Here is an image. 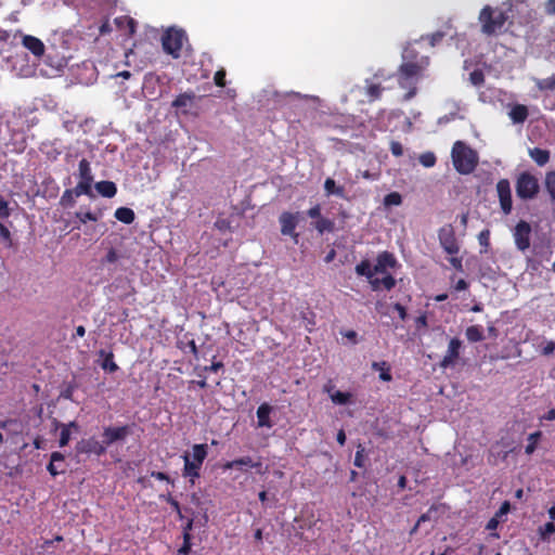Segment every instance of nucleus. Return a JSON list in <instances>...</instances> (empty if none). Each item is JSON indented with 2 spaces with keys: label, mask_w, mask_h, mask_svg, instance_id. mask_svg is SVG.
Wrapping results in <instances>:
<instances>
[{
  "label": "nucleus",
  "mask_w": 555,
  "mask_h": 555,
  "mask_svg": "<svg viewBox=\"0 0 555 555\" xmlns=\"http://www.w3.org/2000/svg\"><path fill=\"white\" fill-rule=\"evenodd\" d=\"M455 170L461 175L472 173L479 162L478 153L463 141H456L451 151Z\"/></svg>",
  "instance_id": "1"
},
{
  "label": "nucleus",
  "mask_w": 555,
  "mask_h": 555,
  "mask_svg": "<svg viewBox=\"0 0 555 555\" xmlns=\"http://www.w3.org/2000/svg\"><path fill=\"white\" fill-rule=\"evenodd\" d=\"M425 65L417 62L409 61L402 62L400 65L397 77L398 83L402 89H406L403 100L410 101L417 92L416 85L422 76Z\"/></svg>",
  "instance_id": "2"
},
{
  "label": "nucleus",
  "mask_w": 555,
  "mask_h": 555,
  "mask_svg": "<svg viewBox=\"0 0 555 555\" xmlns=\"http://www.w3.org/2000/svg\"><path fill=\"white\" fill-rule=\"evenodd\" d=\"M507 21V15L500 9H492L486 5L479 14L481 31L488 36L501 30Z\"/></svg>",
  "instance_id": "3"
},
{
  "label": "nucleus",
  "mask_w": 555,
  "mask_h": 555,
  "mask_svg": "<svg viewBox=\"0 0 555 555\" xmlns=\"http://www.w3.org/2000/svg\"><path fill=\"white\" fill-rule=\"evenodd\" d=\"M46 49L48 50L46 61L48 64L57 69L66 65L67 56L65 55V52L69 50V47L63 34H54L49 40V44Z\"/></svg>",
  "instance_id": "4"
},
{
  "label": "nucleus",
  "mask_w": 555,
  "mask_h": 555,
  "mask_svg": "<svg viewBox=\"0 0 555 555\" xmlns=\"http://www.w3.org/2000/svg\"><path fill=\"white\" fill-rule=\"evenodd\" d=\"M206 456L207 444H194L192 448V459L189 454L183 455V475L192 478H198L202 464L205 461Z\"/></svg>",
  "instance_id": "5"
},
{
  "label": "nucleus",
  "mask_w": 555,
  "mask_h": 555,
  "mask_svg": "<svg viewBox=\"0 0 555 555\" xmlns=\"http://www.w3.org/2000/svg\"><path fill=\"white\" fill-rule=\"evenodd\" d=\"M540 185L538 179L529 172L519 175L516 181V194L519 198L532 199L539 193Z\"/></svg>",
  "instance_id": "6"
},
{
  "label": "nucleus",
  "mask_w": 555,
  "mask_h": 555,
  "mask_svg": "<svg viewBox=\"0 0 555 555\" xmlns=\"http://www.w3.org/2000/svg\"><path fill=\"white\" fill-rule=\"evenodd\" d=\"M185 39L183 30L170 28L162 38L163 49L166 53L172 55L175 59L180 56V51Z\"/></svg>",
  "instance_id": "7"
},
{
  "label": "nucleus",
  "mask_w": 555,
  "mask_h": 555,
  "mask_svg": "<svg viewBox=\"0 0 555 555\" xmlns=\"http://www.w3.org/2000/svg\"><path fill=\"white\" fill-rule=\"evenodd\" d=\"M438 238L441 247L447 254L456 255L460 251V246L455 237V231L451 224H446L439 229Z\"/></svg>",
  "instance_id": "8"
},
{
  "label": "nucleus",
  "mask_w": 555,
  "mask_h": 555,
  "mask_svg": "<svg viewBox=\"0 0 555 555\" xmlns=\"http://www.w3.org/2000/svg\"><path fill=\"white\" fill-rule=\"evenodd\" d=\"M77 176L79 179V182L77 183V185H81L83 188L87 196H89L91 198L94 197V194L92 192V184H93L94 178H93L91 165H90L89 160H87L86 158H82L79 162Z\"/></svg>",
  "instance_id": "9"
},
{
  "label": "nucleus",
  "mask_w": 555,
  "mask_h": 555,
  "mask_svg": "<svg viewBox=\"0 0 555 555\" xmlns=\"http://www.w3.org/2000/svg\"><path fill=\"white\" fill-rule=\"evenodd\" d=\"M531 231V225L525 220H520L516 224L513 237L518 250L526 251L530 247Z\"/></svg>",
  "instance_id": "10"
},
{
  "label": "nucleus",
  "mask_w": 555,
  "mask_h": 555,
  "mask_svg": "<svg viewBox=\"0 0 555 555\" xmlns=\"http://www.w3.org/2000/svg\"><path fill=\"white\" fill-rule=\"evenodd\" d=\"M496 192L500 206L505 215H509L513 208L511 184L507 179H501L496 183Z\"/></svg>",
  "instance_id": "11"
},
{
  "label": "nucleus",
  "mask_w": 555,
  "mask_h": 555,
  "mask_svg": "<svg viewBox=\"0 0 555 555\" xmlns=\"http://www.w3.org/2000/svg\"><path fill=\"white\" fill-rule=\"evenodd\" d=\"M76 451L85 454L102 455L106 452V447L103 442L98 441L95 438L82 439L76 444Z\"/></svg>",
  "instance_id": "12"
},
{
  "label": "nucleus",
  "mask_w": 555,
  "mask_h": 555,
  "mask_svg": "<svg viewBox=\"0 0 555 555\" xmlns=\"http://www.w3.org/2000/svg\"><path fill=\"white\" fill-rule=\"evenodd\" d=\"M281 224V233L283 235H289L297 242L298 234L295 233V229L298 223V214L283 212L279 218Z\"/></svg>",
  "instance_id": "13"
},
{
  "label": "nucleus",
  "mask_w": 555,
  "mask_h": 555,
  "mask_svg": "<svg viewBox=\"0 0 555 555\" xmlns=\"http://www.w3.org/2000/svg\"><path fill=\"white\" fill-rule=\"evenodd\" d=\"M131 433L129 426H121V427H106L103 431V443L107 448L112 443L116 441H120L126 439L127 436H129Z\"/></svg>",
  "instance_id": "14"
},
{
  "label": "nucleus",
  "mask_w": 555,
  "mask_h": 555,
  "mask_svg": "<svg viewBox=\"0 0 555 555\" xmlns=\"http://www.w3.org/2000/svg\"><path fill=\"white\" fill-rule=\"evenodd\" d=\"M461 348L462 341L459 338H452L449 343L447 353L440 362V367L448 369L454 366L460 357Z\"/></svg>",
  "instance_id": "15"
},
{
  "label": "nucleus",
  "mask_w": 555,
  "mask_h": 555,
  "mask_svg": "<svg viewBox=\"0 0 555 555\" xmlns=\"http://www.w3.org/2000/svg\"><path fill=\"white\" fill-rule=\"evenodd\" d=\"M22 43L36 57H42L46 55V46L39 38L30 35H22Z\"/></svg>",
  "instance_id": "16"
},
{
  "label": "nucleus",
  "mask_w": 555,
  "mask_h": 555,
  "mask_svg": "<svg viewBox=\"0 0 555 555\" xmlns=\"http://www.w3.org/2000/svg\"><path fill=\"white\" fill-rule=\"evenodd\" d=\"M243 467L256 468L258 473H262V463L260 461H254L250 456H243L233 461L227 462L223 466L224 469H243Z\"/></svg>",
  "instance_id": "17"
},
{
  "label": "nucleus",
  "mask_w": 555,
  "mask_h": 555,
  "mask_svg": "<svg viewBox=\"0 0 555 555\" xmlns=\"http://www.w3.org/2000/svg\"><path fill=\"white\" fill-rule=\"evenodd\" d=\"M81 195H86L81 185H76L74 189H67L63 192L60 198V204L65 208H72L76 203L75 198Z\"/></svg>",
  "instance_id": "18"
},
{
  "label": "nucleus",
  "mask_w": 555,
  "mask_h": 555,
  "mask_svg": "<svg viewBox=\"0 0 555 555\" xmlns=\"http://www.w3.org/2000/svg\"><path fill=\"white\" fill-rule=\"evenodd\" d=\"M194 99L195 94L193 92L181 93L175 99L172 106L182 113H188L189 108L193 105Z\"/></svg>",
  "instance_id": "19"
},
{
  "label": "nucleus",
  "mask_w": 555,
  "mask_h": 555,
  "mask_svg": "<svg viewBox=\"0 0 555 555\" xmlns=\"http://www.w3.org/2000/svg\"><path fill=\"white\" fill-rule=\"evenodd\" d=\"M528 115V108L524 104H514L508 112V117L514 124H524Z\"/></svg>",
  "instance_id": "20"
},
{
  "label": "nucleus",
  "mask_w": 555,
  "mask_h": 555,
  "mask_svg": "<svg viewBox=\"0 0 555 555\" xmlns=\"http://www.w3.org/2000/svg\"><path fill=\"white\" fill-rule=\"evenodd\" d=\"M271 411H272V408L267 403H262L257 409V420H258L259 427H268V428L272 427V423L270 420Z\"/></svg>",
  "instance_id": "21"
},
{
  "label": "nucleus",
  "mask_w": 555,
  "mask_h": 555,
  "mask_svg": "<svg viewBox=\"0 0 555 555\" xmlns=\"http://www.w3.org/2000/svg\"><path fill=\"white\" fill-rule=\"evenodd\" d=\"M94 188L99 194L103 197L112 198L117 193L116 184L112 181H100L94 184Z\"/></svg>",
  "instance_id": "22"
},
{
  "label": "nucleus",
  "mask_w": 555,
  "mask_h": 555,
  "mask_svg": "<svg viewBox=\"0 0 555 555\" xmlns=\"http://www.w3.org/2000/svg\"><path fill=\"white\" fill-rule=\"evenodd\" d=\"M529 156L538 166H544L550 160V151L540 147L529 150Z\"/></svg>",
  "instance_id": "23"
},
{
  "label": "nucleus",
  "mask_w": 555,
  "mask_h": 555,
  "mask_svg": "<svg viewBox=\"0 0 555 555\" xmlns=\"http://www.w3.org/2000/svg\"><path fill=\"white\" fill-rule=\"evenodd\" d=\"M324 191L326 196L335 195L339 198H345V189L341 185H336V182L332 178H327L324 182Z\"/></svg>",
  "instance_id": "24"
},
{
  "label": "nucleus",
  "mask_w": 555,
  "mask_h": 555,
  "mask_svg": "<svg viewBox=\"0 0 555 555\" xmlns=\"http://www.w3.org/2000/svg\"><path fill=\"white\" fill-rule=\"evenodd\" d=\"M533 82L541 92L555 91V74L546 78H533Z\"/></svg>",
  "instance_id": "25"
},
{
  "label": "nucleus",
  "mask_w": 555,
  "mask_h": 555,
  "mask_svg": "<svg viewBox=\"0 0 555 555\" xmlns=\"http://www.w3.org/2000/svg\"><path fill=\"white\" fill-rule=\"evenodd\" d=\"M115 218L125 223L130 224L134 221L135 215L134 211L131 208L128 207H119L116 209L114 214Z\"/></svg>",
  "instance_id": "26"
},
{
  "label": "nucleus",
  "mask_w": 555,
  "mask_h": 555,
  "mask_svg": "<svg viewBox=\"0 0 555 555\" xmlns=\"http://www.w3.org/2000/svg\"><path fill=\"white\" fill-rule=\"evenodd\" d=\"M57 426L61 427V434H60V447H65L68 444L70 440V428H78V425L76 422H70L68 424H59Z\"/></svg>",
  "instance_id": "27"
},
{
  "label": "nucleus",
  "mask_w": 555,
  "mask_h": 555,
  "mask_svg": "<svg viewBox=\"0 0 555 555\" xmlns=\"http://www.w3.org/2000/svg\"><path fill=\"white\" fill-rule=\"evenodd\" d=\"M465 335H466L467 340L470 343H478L485 338L483 331L480 325L468 326L465 331Z\"/></svg>",
  "instance_id": "28"
},
{
  "label": "nucleus",
  "mask_w": 555,
  "mask_h": 555,
  "mask_svg": "<svg viewBox=\"0 0 555 555\" xmlns=\"http://www.w3.org/2000/svg\"><path fill=\"white\" fill-rule=\"evenodd\" d=\"M439 509L440 507L437 505H433L429 507V509L422 514L417 520V526H421L422 524L426 521H433L436 522L439 517Z\"/></svg>",
  "instance_id": "29"
},
{
  "label": "nucleus",
  "mask_w": 555,
  "mask_h": 555,
  "mask_svg": "<svg viewBox=\"0 0 555 555\" xmlns=\"http://www.w3.org/2000/svg\"><path fill=\"white\" fill-rule=\"evenodd\" d=\"M76 218L81 222L86 223L87 221H98L103 217V211L101 209L96 211H77L75 214Z\"/></svg>",
  "instance_id": "30"
},
{
  "label": "nucleus",
  "mask_w": 555,
  "mask_h": 555,
  "mask_svg": "<svg viewBox=\"0 0 555 555\" xmlns=\"http://www.w3.org/2000/svg\"><path fill=\"white\" fill-rule=\"evenodd\" d=\"M372 369L374 371H378L379 373V378L384 382H389L391 380V374L389 372V366L388 364L385 362V361H382V362H373L372 363Z\"/></svg>",
  "instance_id": "31"
},
{
  "label": "nucleus",
  "mask_w": 555,
  "mask_h": 555,
  "mask_svg": "<svg viewBox=\"0 0 555 555\" xmlns=\"http://www.w3.org/2000/svg\"><path fill=\"white\" fill-rule=\"evenodd\" d=\"M64 462V455L60 452H53L51 454V461L47 467L48 472L52 475V476H56L61 473H64V468H61V469H56L54 468V463H63Z\"/></svg>",
  "instance_id": "32"
},
{
  "label": "nucleus",
  "mask_w": 555,
  "mask_h": 555,
  "mask_svg": "<svg viewBox=\"0 0 555 555\" xmlns=\"http://www.w3.org/2000/svg\"><path fill=\"white\" fill-rule=\"evenodd\" d=\"M315 229L320 234H323L325 232H333L334 231V221L327 219V218H319L317 222L314 223Z\"/></svg>",
  "instance_id": "33"
},
{
  "label": "nucleus",
  "mask_w": 555,
  "mask_h": 555,
  "mask_svg": "<svg viewBox=\"0 0 555 555\" xmlns=\"http://www.w3.org/2000/svg\"><path fill=\"white\" fill-rule=\"evenodd\" d=\"M356 272L358 275L365 276L366 279L373 278V270L370 261L363 260L356 266Z\"/></svg>",
  "instance_id": "34"
},
{
  "label": "nucleus",
  "mask_w": 555,
  "mask_h": 555,
  "mask_svg": "<svg viewBox=\"0 0 555 555\" xmlns=\"http://www.w3.org/2000/svg\"><path fill=\"white\" fill-rule=\"evenodd\" d=\"M366 82V94L370 96V99L377 100L382 95L383 88L380 85L370 83L369 80Z\"/></svg>",
  "instance_id": "35"
},
{
  "label": "nucleus",
  "mask_w": 555,
  "mask_h": 555,
  "mask_svg": "<svg viewBox=\"0 0 555 555\" xmlns=\"http://www.w3.org/2000/svg\"><path fill=\"white\" fill-rule=\"evenodd\" d=\"M11 34L0 28V54L10 51Z\"/></svg>",
  "instance_id": "36"
},
{
  "label": "nucleus",
  "mask_w": 555,
  "mask_h": 555,
  "mask_svg": "<svg viewBox=\"0 0 555 555\" xmlns=\"http://www.w3.org/2000/svg\"><path fill=\"white\" fill-rule=\"evenodd\" d=\"M541 436L540 431L532 433L528 437V444L525 447L526 454H532L535 451L537 442Z\"/></svg>",
  "instance_id": "37"
},
{
  "label": "nucleus",
  "mask_w": 555,
  "mask_h": 555,
  "mask_svg": "<svg viewBox=\"0 0 555 555\" xmlns=\"http://www.w3.org/2000/svg\"><path fill=\"white\" fill-rule=\"evenodd\" d=\"M402 203V196L398 192H391L384 197V205L387 207L399 206Z\"/></svg>",
  "instance_id": "38"
},
{
  "label": "nucleus",
  "mask_w": 555,
  "mask_h": 555,
  "mask_svg": "<svg viewBox=\"0 0 555 555\" xmlns=\"http://www.w3.org/2000/svg\"><path fill=\"white\" fill-rule=\"evenodd\" d=\"M545 186L553 201H555V170L545 176Z\"/></svg>",
  "instance_id": "39"
},
{
  "label": "nucleus",
  "mask_w": 555,
  "mask_h": 555,
  "mask_svg": "<svg viewBox=\"0 0 555 555\" xmlns=\"http://www.w3.org/2000/svg\"><path fill=\"white\" fill-rule=\"evenodd\" d=\"M436 160V155L433 152H426L420 156V163L426 168L434 167Z\"/></svg>",
  "instance_id": "40"
},
{
  "label": "nucleus",
  "mask_w": 555,
  "mask_h": 555,
  "mask_svg": "<svg viewBox=\"0 0 555 555\" xmlns=\"http://www.w3.org/2000/svg\"><path fill=\"white\" fill-rule=\"evenodd\" d=\"M377 262L382 263L383 267L387 269L388 267L389 268L393 267L396 263V260L391 254L384 251L380 255H378Z\"/></svg>",
  "instance_id": "41"
},
{
  "label": "nucleus",
  "mask_w": 555,
  "mask_h": 555,
  "mask_svg": "<svg viewBox=\"0 0 555 555\" xmlns=\"http://www.w3.org/2000/svg\"><path fill=\"white\" fill-rule=\"evenodd\" d=\"M351 395L349 392L335 391L331 395V399L336 404H347Z\"/></svg>",
  "instance_id": "42"
},
{
  "label": "nucleus",
  "mask_w": 555,
  "mask_h": 555,
  "mask_svg": "<svg viewBox=\"0 0 555 555\" xmlns=\"http://www.w3.org/2000/svg\"><path fill=\"white\" fill-rule=\"evenodd\" d=\"M192 537L191 533L184 532L183 534V543L181 547L178 550V553L180 555H189L191 552L192 543H191Z\"/></svg>",
  "instance_id": "43"
},
{
  "label": "nucleus",
  "mask_w": 555,
  "mask_h": 555,
  "mask_svg": "<svg viewBox=\"0 0 555 555\" xmlns=\"http://www.w3.org/2000/svg\"><path fill=\"white\" fill-rule=\"evenodd\" d=\"M555 351V341L543 339L540 346V352L543 356H551Z\"/></svg>",
  "instance_id": "44"
},
{
  "label": "nucleus",
  "mask_w": 555,
  "mask_h": 555,
  "mask_svg": "<svg viewBox=\"0 0 555 555\" xmlns=\"http://www.w3.org/2000/svg\"><path fill=\"white\" fill-rule=\"evenodd\" d=\"M469 80L474 86H481L485 81L483 73L480 69H475L469 74Z\"/></svg>",
  "instance_id": "45"
},
{
  "label": "nucleus",
  "mask_w": 555,
  "mask_h": 555,
  "mask_svg": "<svg viewBox=\"0 0 555 555\" xmlns=\"http://www.w3.org/2000/svg\"><path fill=\"white\" fill-rule=\"evenodd\" d=\"M11 215V208L9 207L8 201L0 195V220L9 218Z\"/></svg>",
  "instance_id": "46"
},
{
  "label": "nucleus",
  "mask_w": 555,
  "mask_h": 555,
  "mask_svg": "<svg viewBox=\"0 0 555 555\" xmlns=\"http://www.w3.org/2000/svg\"><path fill=\"white\" fill-rule=\"evenodd\" d=\"M0 238L8 247L12 246V238L9 229L0 221Z\"/></svg>",
  "instance_id": "47"
},
{
  "label": "nucleus",
  "mask_w": 555,
  "mask_h": 555,
  "mask_svg": "<svg viewBox=\"0 0 555 555\" xmlns=\"http://www.w3.org/2000/svg\"><path fill=\"white\" fill-rule=\"evenodd\" d=\"M553 533H555V525L552 521L546 522L543 527L540 528V534L543 540H546Z\"/></svg>",
  "instance_id": "48"
},
{
  "label": "nucleus",
  "mask_w": 555,
  "mask_h": 555,
  "mask_svg": "<svg viewBox=\"0 0 555 555\" xmlns=\"http://www.w3.org/2000/svg\"><path fill=\"white\" fill-rule=\"evenodd\" d=\"M364 449L359 447V449L356 452L353 464L354 466L361 468L364 466V455H363Z\"/></svg>",
  "instance_id": "49"
},
{
  "label": "nucleus",
  "mask_w": 555,
  "mask_h": 555,
  "mask_svg": "<svg viewBox=\"0 0 555 555\" xmlns=\"http://www.w3.org/2000/svg\"><path fill=\"white\" fill-rule=\"evenodd\" d=\"M102 367L108 370L109 372H115L118 369L117 364L113 361L112 353H109L108 357L105 359V361L102 364Z\"/></svg>",
  "instance_id": "50"
},
{
  "label": "nucleus",
  "mask_w": 555,
  "mask_h": 555,
  "mask_svg": "<svg viewBox=\"0 0 555 555\" xmlns=\"http://www.w3.org/2000/svg\"><path fill=\"white\" fill-rule=\"evenodd\" d=\"M390 151L393 156L399 157V156H402V154H403V146L398 141H391Z\"/></svg>",
  "instance_id": "51"
},
{
  "label": "nucleus",
  "mask_w": 555,
  "mask_h": 555,
  "mask_svg": "<svg viewBox=\"0 0 555 555\" xmlns=\"http://www.w3.org/2000/svg\"><path fill=\"white\" fill-rule=\"evenodd\" d=\"M382 287L386 288L387 291L391 289L396 285V280L390 275L387 274L382 280Z\"/></svg>",
  "instance_id": "52"
},
{
  "label": "nucleus",
  "mask_w": 555,
  "mask_h": 555,
  "mask_svg": "<svg viewBox=\"0 0 555 555\" xmlns=\"http://www.w3.org/2000/svg\"><path fill=\"white\" fill-rule=\"evenodd\" d=\"M215 83L218 87H224L225 86V72L224 69H220L215 74L214 77Z\"/></svg>",
  "instance_id": "53"
},
{
  "label": "nucleus",
  "mask_w": 555,
  "mask_h": 555,
  "mask_svg": "<svg viewBox=\"0 0 555 555\" xmlns=\"http://www.w3.org/2000/svg\"><path fill=\"white\" fill-rule=\"evenodd\" d=\"M416 59V53L413 49L406 47L404 48L403 52H402V60L403 62H409V61H413L415 62L414 60Z\"/></svg>",
  "instance_id": "54"
},
{
  "label": "nucleus",
  "mask_w": 555,
  "mask_h": 555,
  "mask_svg": "<svg viewBox=\"0 0 555 555\" xmlns=\"http://www.w3.org/2000/svg\"><path fill=\"white\" fill-rule=\"evenodd\" d=\"M119 259V255L117 254V251L114 249V248H111L106 256H105V259L104 261L105 262H108V263H114L116 262L117 260Z\"/></svg>",
  "instance_id": "55"
},
{
  "label": "nucleus",
  "mask_w": 555,
  "mask_h": 555,
  "mask_svg": "<svg viewBox=\"0 0 555 555\" xmlns=\"http://www.w3.org/2000/svg\"><path fill=\"white\" fill-rule=\"evenodd\" d=\"M307 215L312 218V219H319L321 218V207L320 205H315L313 207H311L308 211H307Z\"/></svg>",
  "instance_id": "56"
},
{
  "label": "nucleus",
  "mask_w": 555,
  "mask_h": 555,
  "mask_svg": "<svg viewBox=\"0 0 555 555\" xmlns=\"http://www.w3.org/2000/svg\"><path fill=\"white\" fill-rule=\"evenodd\" d=\"M75 388L76 387L73 384L67 385V387L61 392V397L72 400Z\"/></svg>",
  "instance_id": "57"
},
{
  "label": "nucleus",
  "mask_w": 555,
  "mask_h": 555,
  "mask_svg": "<svg viewBox=\"0 0 555 555\" xmlns=\"http://www.w3.org/2000/svg\"><path fill=\"white\" fill-rule=\"evenodd\" d=\"M393 309L398 312V314L402 321H404L406 319V310L401 304H399V302L395 304Z\"/></svg>",
  "instance_id": "58"
},
{
  "label": "nucleus",
  "mask_w": 555,
  "mask_h": 555,
  "mask_svg": "<svg viewBox=\"0 0 555 555\" xmlns=\"http://www.w3.org/2000/svg\"><path fill=\"white\" fill-rule=\"evenodd\" d=\"M450 263L453 268H455L459 271L463 270L462 259L457 257H452L449 259Z\"/></svg>",
  "instance_id": "59"
},
{
  "label": "nucleus",
  "mask_w": 555,
  "mask_h": 555,
  "mask_svg": "<svg viewBox=\"0 0 555 555\" xmlns=\"http://www.w3.org/2000/svg\"><path fill=\"white\" fill-rule=\"evenodd\" d=\"M367 280H369L373 291H378V289L382 288V282H380L382 279L373 276V278L367 279Z\"/></svg>",
  "instance_id": "60"
},
{
  "label": "nucleus",
  "mask_w": 555,
  "mask_h": 555,
  "mask_svg": "<svg viewBox=\"0 0 555 555\" xmlns=\"http://www.w3.org/2000/svg\"><path fill=\"white\" fill-rule=\"evenodd\" d=\"M221 367H223V363L222 362H212L211 365L205 366L204 371H206V372H217Z\"/></svg>",
  "instance_id": "61"
},
{
  "label": "nucleus",
  "mask_w": 555,
  "mask_h": 555,
  "mask_svg": "<svg viewBox=\"0 0 555 555\" xmlns=\"http://www.w3.org/2000/svg\"><path fill=\"white\" fill-rule=\"evenodd\" d=\"M151 476L162 481H170L169 476L162 472H152Z\"/></svg>",
  "instance_id": "62"
},
{
  "label": "nucleus",
  "mask_w": 555,
  "mask_h": 555,
  "mask_svg": "<svg viewBox=\"0 0 555 555\" xmlns=\"http://www.w3.org/2000/svg\"><path fill=\"white\" fill-rule=\"evenodd\" d=\"M215 225H216L219 230H221V231L227 230V229H229V227H230V225H229V221H228V220H225V219L217 220V221H216V223H215Z\"/></svg>",
  "instance_id": "63"
},
{
  "label": "nucleus",
  "mask_w": 555,
  "mask_h": 555,
  "mask_svg": "<svg viewBox=\"0 0 555 555\" xmlns=\"http://www.w3.org/2000/svg\"><path fill=\"white\" fill-rule=\"evenodd\" d=\"M545 10L547 14H555V0H548L545 5Z\"/></svg>",
  "instance_id": "64"
}]
</instances>
